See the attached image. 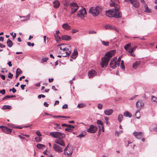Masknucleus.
I'll list each match as a JSON object with an SVG mask.
<instances>
[{"label":"nucleus","mask_w":157,"mask_h":157,"mask_svg":"<svg viewBox=\"0 0 157 157\" xmlns=\"http://www.w3.org/2000/svg\"><path fill=\"white\" fill-rule=\"evenodd\" d=\"M110 6H114V9L106 11V14L109 17H114L117 18H120L122 17V14L119 10L120 9V6L114 2L110 3Z\"/></svg>","instance_id":"f257e3e1"},{"label":"nucleus","mask_w":157,"mask_h":157,"mask_svg":"<svg viewBox=\"0 0 157 157\" xmlns=\"http://www.w3.org/2000/svg\"><path fill=\"white\" fill-rule=\"evenodd\" d=\"M116 52L115 50H113L105 53V56L102 58V61L100 63L101 67L102 68L107 67L110 58L114 55Z\"/></svg>","instance_id":"f03ea898"},{"label":"nucleus","mask_w":157,"mask_h":157,"mask_svg":"<svg viewBox=\"0 0 157 157\" xmlns=\"http://www.w3.org/2000/svg\"><path fill=\"white\" fill-rule=\"evenodd\" d=\"M102 10L101 7L97 6L96 7H92L89 9V12L92 14L93 16H96L98 15L100 12Z\"/></svg>","instance_id":"7ed1b4c3"},{"label":"nucleus","mask_w":157,"mask_h":157,"mask_svg":"<svg viewBox=\"0 0 157 157\" xmlns=\"http://www.w3.org/2000/svg\"><path fill=\"white\" fill-rule=\"evenodd\" d=\"M73 147L72 146H67L64 150V154L67 157H71L73 151Z\"/></svg>","instance_id":"20e7f679"},{"label":"nucleus","mask_w":157,"mask_h":157,"mask_svg":"<svg viewBox=\"0 0 157 157\" xmlns=\"http://www.w3.org/2000/svg\"><path fill=\"white\" fill-rule=\"evenodd\" d=\"M50 135L54 138H60L65 137V134L63 133L58 132H51L50 133Z\"/></svg>","instance_id":"39448f33"},{"label":"nucleus","mask_w":157,"mask_h":157,"mask_svg":"<svg viewBox=\"0 0 157 157\" xmlns=\"http://www.w3.org/2000/svg\"><path fill=\"white\" fill-rule=\"evenodd\" d=\"M86 15V9L85 8H83L78 11L77 15L78 17H80L81 19L83 20Z\"/></svg>","instance_id":"423d86ee"},{"label":"nucleus","mask_w":157,"mask_h":157,"mask_svg":"<svg viewBox=\"0 0 157 157\" xmlns=\"http://www.w3.org/2000/svg\"><path fill=\"white\" fill-rule=\"evenodd\" d=\"M70 5L71 9V12L70 13L71 14H73L75 13L78 9V6L75 3H71L70 4Z\"/></svg>","instance_id":"0eeeda50"},{"label":"nucleus","mask_w":157,"mask_h":157,"mask_svg":"<svg viewBox=\"0 0 157 157\" xmlns=\"http://www.w3.org/2000/svg\"><path fill=\"white\" fill-rule=\"evenodd\" d=\"M109 66L113 69L115 68L117 66H119V63L117 61L116 57H114L112 59L109 63Z\"/></svg>","instance_id":"6e6552de"},{"label":"nucleus","mask_w":157,"mask_h":157,"mask_svg":"<svg viewBox=\"0 0 157 157\" xmlns=\"http://www.w3.org/2000/svg\"><path fill=\"white\" fill-rule=\"evenodd\" d=\"M63 147L56 144H54L53 145V149L56 152L58 153L61 152L63 151Z\"/></svg>","instance_id":"1a4fd4ad"},{"label":"nucleus","mask_w":157,"mask_h":157,"mask_svg":"<svg viewBox=\"0 0 157 157\" xmlns=\"http://www.w3.org/2000/svg\"><path fill=\"white\" fill-rule=\"evenodd\" d=\"M97 129V127L96 126L91 125L89 126V128L87 129L86 131L88 132L93 134L96 132Z\"/></svg>","instance_id":"9d476101"},{"label":"nucleus","mask_w":157,"mask_h":157,"mask_svg":"<svg viewBox=\"0 0 157 157\" xmlns=\"http://www.w3.org/2000/svg\"><path fill=\"white\" fill-rule=\"evenodd\" d=\"M64 138H57L55 140V142L57 144L59 145L62 146L64 147L65 146V144L64 141L62 139Z\"/></svg>","instance_id":"9b49d317"},{"label":"nucleus","mask_w":157,"mask_h":157,"mask_svg":"<svg viewBox=\"0 0 157 157\" xmlns=\"http://www.w3.org/2000/svg\"><path fill=\"white\" fill-rule=\"evenodd\" d=\"M3 132L7 134H10L12 132V129L8 128L2 125L0 126Z\"/></svg>","instance_id":"f8f14e48"},{"label":"nucleus","mask_w":157,"mask_h":157,"mask_svg":"<svg viewBox=\"0 0 157 157\" xmlns=\"http://www.w3.org/2000/svg\"><path fill=\"white\" fill-rule=\"evenodd\" d=\"M97 75V72L94 69L89 71L88 73V75L89 78H92Z\"/></svg>","instance_id":"ddd939ff"},{"label":"nucleus","mask_w":157,"mask_h":157,"mask_svg":"<svg viewBox=\"0 0 157 157\" xmlns=\"http://www.w3.org/2000/svg\"><path fill=\"white\" fill-rule=\"evenodd\" d=\"M133 135L137 139H140L143 136V134L141 132L135 131L133 133Z\"/></svg>","instance_id":"4468645a"},{"label":"nucleus","mask_w":157,"mask_h":157,"mask_svg":"<svg viewBox=\"0 0 157 157\" xmlns=\"http://www.w3.org/2000/svg\"><path fill=\"white\" fill-rule=\"evenodd\" d=\"M130 2L131 4H132L133 6L136 8H137L139 6V1L134 0L132 1V0H130Z\"/></svg>","instance_id":"2eb2a0df"},{"label":"nucleus","mask_w":157,"mask_h":157,"mask_svg":"<svg viewBox=\"0 0 157 157\" xmlns=\"http://www.w3.org/2000/svg\"><path fill=\"white\" fill-rule=\"evenodd\" d=\"M113 112V110L112 109H106L104 111V114L107 116L111 115Z\"/></svg>","instance_id":"dca6fc26"},{"label":"nucleus","mask_w":157,"mask_h":157,"mask_svg":"<svg viewBox=\"0 0 157 157\" xmlns=\"http://www.w3.org/2000/svg\"><path fill=\"white\" fill-rule=\"evenodd\" d=\"M144 104L143 102L141 100H139L136 104V106L139 109H140L144 106Z\"/></svg>","instance_id":"f3484780"},{"label":"nucleus","mask_w":157,"mask_h":157,"mask_svg":"<svg viewBox=\"0 0 157 157\" xmlns=\"http://www.w3.org/2000/svg\"><path fill=\"white\" fill-rule=\"evenodd\" d=\"M78 54V52L77 50L76 49H74L73 53L71 56V57L73 59H75L77 57Z\"/></svg>","instance_id":"a211bd4d"},{"label":"nucleus","mask_w":157,"mask_h":157,"mask_svg":"<svg viewBox=\"0 0 157 157\" xmlns=\"http://www.w3.org/2000/svg\"><path fill=\"white\" fill-rule=\"evenodd\" d=\"M61 38L63 40H65L67 41L70 40L71 39V36H68L65 35H62Z\"/></svg>","instance_id":"6ab92c4d"},{"label":"nucleus","mask_w":157,"mask_h":157,"mask_svg":"<svg viewBox=\"0 0 157 157\" xmlns=\"http://www.w3.org/2000/svg\"><path fill=\"white\" fill-rule=\"evenodd\" d=\"M53 4L54 7L56 8H57L59 7L60 5L59 2L57 0L54 1L53 2Z\"/></svg>","instance_id":"aec40b11"},{"label":"nucleus","mask_w":157,"mask_h":157,"mask_svg":"<svg viewBox=\"0 0 157 157\" xmlns=\"http://www.w3.org/2000/svg\"><path fill=\"white\" fill-rule=\"evenodd\" d=\"M62 26L63 29L66 30H69L71 29V26L67 23L63 24L62 25Z\"/></svg>","instance_id":"412c9836"},{"label":"nucleus","mask_w":157,"mask_h":157,"mask_svg":"<svg viewBox=\"0 0 157 157\" xmlns=\"http://www.w3.org/2000/svg\"><path fill=\"white\" fill-rule=\"evenodd\" d=\"M6 44L8 46L9 48L11 47L13 45V43L12 41L9 39H8L6 41Z\"/></svg>","instance_id":"4be33fe9"},{"label":"nucleus","mask_w":157,"mask_h":157,"mask_svg":"<svg viewBox=\"0 0 157 157\" xmlns=\"http://www.w3.org/2000/svg\"><path fill=\"white\" fill-rule=\"evenodd\" d=\"M19 17H20L21 18H22V17L26 18H27L26 19H23V20H21V21L24 22L25 21H27L29 19L30 17V14H28L25 16H19Z\"/></svg>","instance_id":"5701e85b"},{"label":"nucleus","mask_w":157,"mask_h":157,"mask_svg":"<svg viewBox=\"0 0 157 157\" xmlns=\"http://www.w3.org/2000/svg\"><path fill=\"white\" fill-rule=\"evenodd\" d=\"M124 116L125 117H132V114L128 111H126L124 113Z\"/></svg>","instance_id":"b1692460"},{"label":"nucleus","mask_w":157,"mask_h":157,"mask_svg":"<svg viewBox=\"0 0 157 157\" xmlns=\"http://www.w3.org/2000/svg\"><path fill=\"white\" fill-rule=\"evenodd\" d=\"M140 63V61L136 62L133 64L132 65V67L134 69H136Z\"/></svg>","instance_id":"393cba45"},{"label":"nucleus","mask_w":157,"mask_h":157,"mask_svg":"<svg viewBox=\"0 0 157 157\" xmlns=\"http://www.w3.org/2000/svg\"><path fill=\"white\" fill-rule=\"evenodd\" d=\"M144 7L145 8V10H144L145 12L147 13H150L151 12V10L148 8L147 4H145Z\"/></svg>","instance_id":"a878e982"},{"label":"nucleus","mask_w":157,"mask_h":157,"mask_svg":"<svg viewBox=\"0 0 157 157\" xmlns=\"http://www.w3.org/2000/svg\"><path fill=\"white\" fill-rule=\"evenodd\" d=\"M104 28L105 29H108L112 30L113 29V28H114V26L110 25H107L105 26Z\"/></svg>","instance_id":"bb28decb"},{"label":"nucleus","mask_w":157,"mask_h":157,"mask_svg":"<svg viewBox=\"0 0 157 157\" xmlns=\"http://www.w3.org/2000/svg\"><path fill=\"white\" fill-rule=\"evenodd\" d=\"M123 118V115L121 114H120L118 117L117 120L119 122H121Z\"/></svg>","instance_id":"cd10ccee"},{"label":"nucleus","mask_w":157,"mask_h":157,"mask_svg":"<svg viewBox=\"0 0 157 157\" xmlns=\"http://www.w3.org/2000/svg\"><path fill=\"white\" fill-rule=\"evenodd\" d=\"M70 0H64L63 1V5L65 6H67L70 4Z\"/></svg>","instance_id":"c85d7f7f"},{"label":"nucleus","mask_w":157,"mask_h":157,"mask_svg":"<svg viewBox=\"0 0 157 157\" xmlns=\"http://www.w3.org/2000/svg\"><path fill=\"white\" fill-rule=\"evenodd\" d=\"M37 147L40 149H42L43 148L45 147V145L41 144H38L36 146Z\"/></svg>","instance_id":"c756f323"},{"label":"nucleus","mask_w":157,"mask_h":157,"mask_svg":"<svg viewBox=\"0 0 157 157\" xmlns=\"http://www.w3.org/2000/svg\"><path fill=\"white\" fill-rule=\"evenodd\" d=\"M101 41L102 43V44L104 46H108L109 44V42L108 41H105L104 40H101Z\"/></svg>","instance_id":"7c9ffc66"},{"label":"nucleus","mask_w":157,"mask_h":157,"mask_svg":"<svg viewBox=\"0 0 157 157\" xmlns=\"http://www.w3.org/2000/svg\"><path fill=\"white\" fill-rule=\"evenodd\" d=\"M11 108V106L9 105H5L3 106L2 109H3L6 110L10 109Z\"/></svg>","instance_id":"2f4dec72"},{"label":"nucleus","mask_w":157,"mask_h":157,"mask_svg":"<svg viewBox=\"0 0 157 157\" xmlns=\"http://www.w3.org/2000/svg\"><path fill=\"white\" fill-rule=\"evenodd\" d=\"M97 124L98 125H99L102 126H103V122L101 121V120H98L97 121Z\"/></svg>","instance_id":"473e14b6"},{"label":"nucleus","mask_w":157,"mask_h":157,"mask_svg":"<svg viewBox=\"0 0 157 157\" xmlns=\"http://www.w3.org/2000/svg\"><path fill=\"white\" fill-rule=\"evenodd\" d=\"M135 116L136 117V118L137 119H139L140 117V112L139 110L136 111L135 114Z\"/></svg>","instance_id":"72a5a7b5"},{"label":"nucleus","mask_w":157,"mask_h":157,"mask_svg":"<svg viewBox=\"0 0 157 157\" xmlns=\"http://www.w3.org/2000/svg\"><path fill=\"white\" fill-rule=\"evenodd\" d=\"M86 105L84 103H80L77 106V107L79 108H82L86 107Z\"/></svg>","instance_id":"f704fd0d"},{"label":"nucleus","mask_w":157,"mask_h":157,"mask_svg":"<svg viewBox=\"0 0 157 157\" xmlns=\"http://www.w3.org/2000/svg\"><path fill=\"white\" fill-rule=\"evenodd\" d=\"M151 100L155 102L157 104V98L156 97L152 96Z\"/></svg>","instance_id":"c9c22d12"},{"label":"nucleus","mask_w":157,"mask_h":157,"mask_svg":"<svg viewBox=\"0 0 157 157\" xmlns=\"http://www.w3.org/2000/svg\"><path fill=\"white\" fill-rule=\"evenodd\" d=\"M42 140L41 138L40 137H36L35 138V140L37 142H40Z\"/></svg>","instance_id":"e433bc0d"},{"label":"nucleus","mask_w":157,"mask_h":157,"mask_svg":"<svg viewBox=\"0 0 157 157\" xmlns=\"http://www.w3.org/2000/svg\"><path fill=\"white\" fill-rule=\"evenodd\" d=\"M22 73V71L20 68H17L16 71V73L20 75Z\"/></svg>","instance_id":"4c0bfd02"},{"label":"nucleus","mask_w":157,"mask_h":157,"mask_svg":"<svg viewBox=\"0 0 157 157\" xmlns=\"http://www.w3.org/2000/svg\"><path fill=\"white\" fill-rule=\"evenodd\" d=\"M105 120V122L106 125H108L109 124V123L108 121L109 120V117H104Z\"/></svg>","instance_id":"58836bf2"},{"label":"nucleus","mask_w":157,"mask_h":157,"mask_svg":"<svg viewBox=\"0 0 157 157\" xmlns=\"http://www.w3.org/2000/svg\"><path fill=\"white\" fill-rule=\"evenodd\" d=\"M130 43H128L126 44L124 47V48L125 49L127 50L128 49V48L130 46Z\"/></svg>","instance_id":"ea45409f"},{"label":"nucleus","mask_w":157,"mask_h":157,"mask_svg":"<svg viewBox=\"0 0 157 157\" xmlns=\"http://www.w3.org/2000/svg\"><path fill=\"white\" fill-rule=\"evenodd\" d=\"M48 58H43L41 59V63H43L44 62H46L48 59Z\"/></svg>","instance_id":"a19ab883"},{"label":"nucleus","mask_w":157,"mask_h":157,"mask_svg":"<svg viewBox=\"0 0 157 157\" xmlns=\"http://www.w3.org/2000/svg\"><path fill=\"white\" fill-rule=\"evenodd\" d=\"M99 128V131H102L103 132H104V126H101L99 125L98 126Z\"/></svg>","instance_id":"79ce46f5"},{"label":"nucleus","mask_w":157,"mask_h":157,"mask_svg":"<svg viewBox=\"0 0 157 157\" xmlns=\"http://www.w3.org/2000/svg\"><path fill=\"white\" fill-rule=\"evenodd\" d=\"M103 105L101 104H99L98 105V108L100 109H101L102 108Z\"/></svg>","instance_id":"37998d69"},{"label":"nucleus","mask_w":157,"mask_h":157,"mask_svg":"<svg viewBox=\"0 0 157 157\" xmlns=\"http://www.w3.org/2000/svg\"><path fill=\"white\" fill-rule=\"evenodd\" d=\"M67 128L71 129L74 128H75L74 126L70 124H67Z\"/></svg>","instance_id":"c03bdc74"},{"label":"nucleus","mask_w":157,"mask_h":157,"mask_svg":"<svg viewBox=\"0 0 157 157\" xmlns=\"http://www.w3.org/2000/svg\"><path fill=\"white\" fill-rule=\"evenodd\" d=\"M27 45L29 46H33L34 45V43H32L30 42H27Z\"/></svg>","instance_id":"a18cd8bd"},{"label":"nucleus","mask_w":157,"mask_h":157,"mask_svg":"<svg viewBox=\"0 0 157 157\" xmlns=\"http://www.w3.org/2000/svg\"><path fill=\"white\" fill-rule=\"evenodd\" d=\"M6 90L5 89H3L0 90V93L4 95L5 94Z\"/></svg>","instance_id":"49530a36"},{"label":"nucleus","mask_w":157,"mask_h":157,"mask_svg":"<svg viewBox=\"0 0 157 157\" xmlns=\"http://www.w3.org/2000/svg\"><path fill=\"white\" fill-rule=\"evenodd\" d=\"M36 134L39 136H42L41 134V133L40 131L38 130L36 132Z\"/></svg>","instance_id":"de8ad7c7"},{"label":"nucleus","mask_w":157,"mask_h":157,"mask_svg":"<svg viewBox=\"0 0 157 157\" xmlns=\"http://www.w3.org/2000/svg\"><path fill=\"white\" fill-rule=\"evenodd\" d=\"M84 135L83 134L81 133L80 134H79L78 136H76L77 137H78V138H82L83 137H84Z\"/></svg>","instance_id":"09e8293b"},{"label":"nucleus","mask_w":157,"mask_h":157,"mask_svg":"<svg viewBox=\"0 0 157 157\" xmlns=\"http://www.w3.org/2000/svg\"><path fill=\"white\" fill-rule=\"evenodd\" d=\"M10 98V95H7L2 98V100H7Z\"/></svg>","instance_id":"8fccbe9b"},{"label":"nucleus","mask_w":157,"mask_h":157,"mask_svg":"<svg viewBox=\"0 0 157 157\" xmlns=\"http://www.w3.org/2000/svg\"><path fill=\"white\" fill-rule=\"evenodd\" d=\"M13 77V75L10 72H9L8 74V77L9 78H12Z\"/></svg>","instance_id":"3c124183"},{"label":"nucleus","mask_w":157,"mask_h":157,"mask_svg":"<svg viewBox=\"0 0 157 157\" xmlns=\"http://www.w3.org/2000/svg\"><path fill=\"white\" fill-rule=\"evenodd\" d=\"M66 131L68 132H71L73 130L72 129L67 128L65 129Z\"/></svg>","instance_id":"603ef678"},{"label":"nucleus","mask_w":157,"mask_h":157,"mask_svg":"<svg viewBox=\"0 0 157 157\" xmlns=\"http://www.w3.org/2000/svg\"><path fill=\"white\" fill-rule=\"evenodd\" d=\"M68 51L66 52V55H67V56H69L71 53V52L70 51Z\"/></svg>","instance_id":"864d4df0"},{"label":"nucleus","mask_w":157,"mask_h":157,"mask_svg":"<svg viewBox=\"0 0 157 157\" xmlns=\"http://www.w3.org/2000/svg\"><path fill=\"white\" fill-rule=\"evenodd\" d=\"M45 96L44 95H43V94H40V95H38V98H41V97L43 98H44V97H45Z\"/></svg>","instance_id":"5fc2aeb1"},{"label":"nucleus","mask_w":157,"mask_h":157,"mask_svg":"<svg viewBox=\"0 0 157 157\" xmlns=\"http://www.w3.org/2000/svg\"><path fill=\"white\" fill-rule=\"evenodd\" d=\"M89 33L90 34L96 33V32L94 30H90L89 31Z\"/></svg>","instance_id":"6e6d98bb"},{"label":"nucleus","mask_w":157,"mask_h":157,"mask_svg":"<svg viewBox=\"0 0 157 157\" xmlns=\"http://www.w3.org/2000/svg\"><path fill=\"white\" fill-rule=\"evenodd\" d=\"M62 108L63 109H67L68 108V105H67L65 104H64L62 107Z\"/></svg>","instance_id":"4d7b16f0"},{"label":"nucleus","mask_w":157,"mask_h":157,"mask_svg":"<svg viewBox=\"0 0 157 157\" xmlns=\"http://www.w3.org/2000/svg\"><path fill=\"white\" fill-rule=\"evenodd\" d=\"M59 33V31L58 30H56V34H55V36L56 37V35L57 36L59 37V38H60L59 37L58 35V34Z\"/></svg>","instance_id":"13d9d810"},{"label":"nucleus","mask_w":157,"mask_h":157,"mask_svg":"<svg viewBox=\"0 0 157 157\" xmlns=\"http://www.w3.org/2000/svg\"><path fill=\"white\" fill-rule=\"evenodd\" d=\"M26 86V85L22 84L21 85V87L22 90H24L25 89V87Z\"/></svg>","instance_id":"bf43d9fd"},{"label":"nucleus","mask_w":157,"mask_h":157,"mask_svg":"<svg viewBox=\"0 0 157 157\" xmlns=\"http://www.w3.org/2000/svg\"><path fill=\"white\" fill-rule=\"evenodd\" d=\"M133 51H134L133 50V49H132V48H131L130 49H129L128 50V52L130 54L132 53Z\"/></svg>","instance_id":"052dcab7"},{"label":"nucleus","mask_w":157,"mask_h":157,"mask_svg":"<svg viewBox=\"0 0 157 157\" xmlns=\"http://www.w3.org/2000/svg\"><path fill=\"white\" fill-rule=\"evenodd\" d=\"M48 157H53V156L52 155L50 154L48 152L47 153V155Z\"/></svg>","instance_id":"680f3d73"},{"label":"nucleus","mask_w":157,"mask_h":157,"mask_svg":"<svg viewBox=\"0 0 157 157\" xmlns=\"http://www.w3.org/2000/svg\"><path fill=\"white\" fill-rule=\"evenodd\" d=\"M113 30H115V31H116L117 32H119L118 29L115 27V26H114V28H113Z\"/></svg>","instance_id":"e2e57ef3"},{"label":"nucleus","mask_w":157,"mask_h":157,"mask_svg":"<svg viewBox=\"0 0 157 157\" xmlns=\"http://www.w3.org/2000/svg\"><path fill=\"white\" fill-rule=\"evenodd\" d=\"M6 47L5 45L2 44L0 43V47L3 48H5Z\"/></svg>","instance_id":"0e129e2a"},{"label":"nucleus","mask_w":157,"mask_h":157,"mask_svg":"<svg viewBox=\"0 0 157 157\" xmlns=\"http://www.w3.org/2000/svg\"><path fill=\"white\" fill-rule=\"evenodd\" d=\"M121 58V56H120L118 59L117 60V61L119 64L120 63Z\"/></svg>","instance_id":"69168bd1"},{"label":"nucleus","mask_w":157,"mask_h":157,"mask_svg":"<svg viewBox=\"0 0 157 157\" xmlns=\"http://www.w3.org/2000/svg\"><path fill=\"white\" fill-rule=\"evenodd\" d=\"M44 105L46 107H48L49 105L46 102H44Z\"/></svg>","instance_id":"338daca9"},{"label":"nucleus","mask_w":157,"mask_h":157,"mask_svg":"<svg viewBox=\"0 0 157 157\" xmlns=\"http://www.w3.org/2000/svg\"><path fill=\"white\" fill-rule=\"evenodd\" d=\"M153 130L155 132H157V124L156 125V127L154 128Z\"/></svg>","instance_id":"774afa93"}]
</instances>
